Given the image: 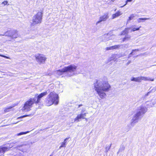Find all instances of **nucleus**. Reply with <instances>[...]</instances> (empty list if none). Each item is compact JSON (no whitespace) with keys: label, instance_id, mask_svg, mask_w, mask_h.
Segmentation results:
<instances>
[{"label":"nucleus","instance_id":"obj_27","mask_svg":"<svg viewBox=\"0 0 156 156\" xmlns=\"http://www.w3.org/2000/svg\"><path fill=\"white\" fill-rule=\"evenodd\" d=\"M121 45V46L120 47L122 48H127L128 47L129 44H120Z\"/></svg>","mask_w":156,"mask_h":156},{"label":"nucleus","instance_id":"obj_36","mask_svg":"<svg viewBox=\"0 0 156 156\" xmlns=\"http://www.w3.org/2000/svg\"><path fill=\"white\" fill-rule=\"evenodd\" d=\"M112 50V46L110 47H107L106 48V50Z\"/></svg>","mask_w":156,"mask_h":156},{"label":"nucleus","instance_id":"obj_30","mask_svg":"<svg viewBox=\"0 0 156 156\" xmlns=\"http://www.w3.org/2000/svg\"><path fill=\"white\" fill-rule=\"evenodd\" d=\"M141 27H140L137 28H133L131 30V31H134L136 30H139L140 28Z\"/></svg>","mask_w":156,"mask_h":156},{"label":"nucleus","instance_id":"obj_7","mask_svg":"<svg viewBox=\"0 0 156 156\" xmlns=\"http://www.w3.org/2000/svg\"><path fill=\"white\" fill-rule=\"evenodd\" d=\"M141 117H142L141 114L140 112H138L137 113L134 114L131 120V126L132 127L135 124L138 122L139 118Z\"/></svg>","mask_w":156,"mask_h":156},{"label":"nucleus","instance_id":"obj_12","mask_svg":"<svg viewBox=\"0 0 156 156\" xmlns=\"http://www.w3.org/2000/svg\"><path fill=\"white\" fill-rule=\"evenodd\" d=\"M12 147V146L11 147L8 146L0 147V154H4L5 151H9Z\"/></svg>","mask_w":156,"mask_h":156},{"label":"nucleus","instance_id":"obj_1","mask_svg":"<svg viewBox=\"0 0 156 156\" xmlns=\"http://www.w3.org/2000/svg\"><path fill=\"white\" fill-rule=\"evenodd\" d=\"M94 89L99 97L104 99L106 96L105 92L109 91L111 87L108 81L102 80H97L94 83Z\"/></svg>","mask_w":156,"mask_h":156},{"label":"nucleus","instance_id":"obj_19","mask_svg":"<svg viewBox=\"0 0 156 156\" xmlns=\"http://www.w3.org/2000/svg\"><path fill=\"white\" fill-rule=\"evenodd\" d=\"M129 29V28H126L125 30L122 31L121 35H124L125 34H127L128 33V30Z\"/></svg>","mask_w":156,"mask_h":156},{"label":"nucleus","instance_id":"obj_42","mask_svg":"<svg viewBox=\"0 0 156 156\" xmlns=\"http://www.w3.org/2000/svg\"><path fill=\"white\" fill-rule=\"evenodd\" d=\"M34 36H32V37H29V38H32V39H34Z\"/></svg>","mask_w":156,"mask_h":156},{"label":"nucleus","instance_id":"obj_20","mask_svg":"<svg viewBox=\"0 0 156 156\" xmlns=\"http://www.w3.org/2000/svg\"><path fill=\"white\" fill-rule=\"evenodd\" d=\"M125 149V147L124 145H121L120 147L119 150L118 152H117V154H118V153L120 152H121L122 151H123Z\"/></svg>","mask_w":156,"mask_h":156},{"label":"nucleus","instance_id":"obj_37","mask_svg":"<svg viewBox=\"0 0 156 156\" xmlns=\"http://www.w3.org/2000/svg\"><path fill=\"white\" fill-rule=\"evenodd\" d=\"M85 108H83L82 110H81V113H83V112L85 111Z\"/></svg>","mask_w":156,"mask_h":156},{"label":"nucleus","instance_id":"obj_32","mask_svg":"<svg viewBox=\"0 0 156 156\" xmlns=\"http://www.w3.org/2000/svg\"><path fill=\"white\" fill-rule=\"evenodd\" d=\"M110 148V146H108L106 147V151L105 152H108V151L109 150V149Z\"/></svg>","mask_w":156,"mask_h":156},{"label":"nucleus","instance_id":"obj_8","mask_svg":"<svg viewBox=\"0 0 156 156\" xmlns=\"http://www.w3.org/2000/svg\"><path fill=\"white\" fill-rule=\"evenodd\" d=\"M28 144V143L26 142H22L21 144L17 145L16 148L19 150L23 152H27L28 149L26 146Z\"/></svg>","mask_w":156,"mask_h":156},{"label":"nucleus","instance_id":"obj_9","mask_svg":"<svg viewBox=\"0 0 156 156\" xmlns=\"http://www.w3.org/2000/svg\"><path fill=\"white\" fill-rule=\"evenodd\" d=\"M5 36L9 37L12 38H16L18 37L17 31L16 30L9 31L5 33Z\"/></svg>","mask_w":156,"mask_h":156},{"label":"nucleus","instance_id":"obj_39","mask_svg":"<svg viewBox=\"0 0 156 156\" xmlns=\"http://www.w3.org/2000/svg\"><path fill=\"white\" fill-rule=\"evenodd\" d=\"M131 63V61H130V60H129L128 62H127V65H129V64L130 63Z\"/></svg>","mask_w":156,"mask_h":156},{"label":"nucleus","instance_id":"obj_31","mask_svg":"<svg viewBox=\"0 0 156 156\" xmlns=\"http://www.w3.org/2000/svg\"><path fill=\"white\" fill-rule=\"evenodd\" d=\"M17 156H24L23 154L20 152H19L16 154Z\"/></svg>","mask_w":156,"mask_h":156},{"label":"nucleus","instance_id":"obj_45","mask_svg":"<svg viewBox=\"0 0 156 156\" xmlns=\"http://www.w3.org/2000/svg\"><path fill=\"white\" fill-rule=\"evenodd\" d=\"M141 20V21H144V20Z\"/></svg>","mask_w":156,"mask_h":156},{"label":"nucleus","instance_id":"obj_29","mask_svg":"<svg viewBox=\"0 0 156 156\" xmlns=\"http://www.w3.org/2000/svg\"><path fill=\"white\" fill-rule=\"evenodd\" d=\"M134 17L133 14H132L129 17L128 21H130L132 20Z\"/></svg>","mask_w":156,"mask_h":156},{"label":"nucleus","instance_id":"obj_23","mask_svg":"<svg viewBox=\"0 0 156 156\" xmlns=\"http://www.w3.org/2000/svg\"><path fill=\"white\" fill-rule=\"evenodd\" d=\"M156 90V88H155L151 90L149 92H148L146 94H145V96H148L150 93L152 92H154Z\"/></svg>","mask_w":156,"mask_h":156},{"label":"nucleus","instance_id":"obj_18","mask_svg":"<svg viewBox=\"0 0 156 156\" xmlns=\"http://www.w3.org/2000/svg\"><path fill=\"white\" fill-rule=\"evenodd\" d=\"M15 105L13 104L11 106L8 108H5L4 109V112H8L10 111V109L12 107H14L15 106Z\"/></svg>","mask_w":156,"mask_h":156},{"label":"nucleus","instance_id":"obj_26","mask_svg":"<svg viewBox=\"0 0 156 156\" xmlns=\"http://www.w3.org/2000/svg\"><path fill=\"white\" fill-rule=\"evenodd\" d=\"M66 144L65 143L62 142L61 145L59 147V149H61L62 147H66Z\"/></svg>","mask_w":156,"mask_h":156},{"label":"nucleus","instance_id":"obj_22","mask_svg":"<svg viewBox=\"0 0 156 156\" xmlns=\"http://www.w3.org/2000/svg\"><path fill=\"white\" fill-rule=\"evenodd\" d=\"M130 36L127 35L123 39V41L124 42L126 40H128L130 38Z\"/></svg>","mask_w":156,"mask_h":156},{"label":"nucleus","instance_id":"obj_15","mask_svg":"<svg viewBox=\"0 0 156 156\" xmlns=\"http://www.w3.org/2000/svg\"><path fill=\"white\" fill-rule=\"evenodd\" d=\"M121 57H122V56L120 54H116L113 55L110 58V61L113 60L115 61L118 58H120Z\"/></svg>","mask_w":156,"mask_h":156},{"label":"nucleus","instance_id":"obj_46","mask_svg":"<svg viewBox=\"0 0 156 156\" xmlns=\"http://www.w3.org/2000/svg\"><path fill=\"white\" fill-rule=\"evenodd\" d=\"M115 0H112V1H114Z\"/></svg>","mask_w":156,"mask_h":156},{"label":"nucleus","instance_id":"obj_11","mask_svg":"<svg viewBox=\"0 0 156 156\" xmlns=\"http://www.w3.org/2000/svg\"><path fill=\"white\" fill-rule=\"evenodd\" d=\"M109 18L108 14V13H105L104 15L101 16L99 18V21L97 22L96 25L102 22L106 21Z\"/></svg>","mask_w":156,"mask_h":156},{"label":"nucleus","instance_id":"obj_47","mask_svg":"<svg viewBox=\"0 0 156 156\" xmlns=\"http://www.w3.org/2000/svg\"><path fill=\"white\" fill-rule=\"evenodd\" d=\"M50 156H51V155H50Z\"/></svg>","mask_w":156,"mask_h":156},{"label":"nucleus","instance_id":"obj_17","mask_svg":"<svg viewBox=\"0 0 156 156\" xmlns=\"http://www.w3.org/2000/svg\"><path fill=\"white\" fill-rule=\"evenodd\" d=\"M122 13L119 11H118L115 14H113L112 16V19H114L121 15Z\"/></svg>","mask_w":156,"mask_h":156},{"label":"nucleus","instance_id":"obj_5","mask_svg":"<svg viewBox=\"0 0 156 156\" xmlns=\"http://www.w3.org/2000/svg\"><path fill=\"white\" fill-rule=\"evenodd\" d=\"M43 12L42 11L38 12L37 13L34 15L32 18V23L31 25L34 26L37 24H40L41 23Z\"/></svg>","mask_w":156,"mask_h":156},{"label":"nucleus","instance_id":"obj_28","mask_svg":"<svg viewBox=\"0 0 156 156\" xmlns=\"http://www.w3.org/2000/svg\"><path fill=\"white\" fill-rule=\"evenodd\" d=\"M139 49H134V50H133L129 54V56L128 57V58H129L131 56V55H134V54H133V51H138Z\"/></svg>","mask_w":156,"mask_h":156},{"label":"nucleus","instance_id":"obj_3","mask_svg":"<svg viewBox=\"0 0 156 156\" xmlns=\"http://www.w3.org/2000/svg\"><path fill=\"white\" fill-rule=\"evenodd\" d=\"M77 66L74 65H71L65 67L61 70L56 71V73L59 75H62L64 73H66L68 76H70L74 75V72L76 69Z\"/></svg>","mask_w":156,"mask_h":156},{"label":"nucleus","instance_id":"obj_24","mask_svg":"<svg viewBox=\"0 0 156 156\" xmlns=\"http://www.w3.org/2000/svg\"><path fill=\"white\" fill-rule=\"evenodd\" d=\"M150 18H139L137 19V21L138 23H140L141 21V20H147L149 19Z\"/></svg>","mask_w":156,"mask_h":156},{"label":"nucleus","instance_id":"obj_44","mask_svg":"<svg viewBox=\"0 0 156 156\" xmlns=\"http://www.w3.org/2000/svg\"><path fill=\"white\" fill-rule=\"evenodd\" d=\"M0 56L3 57H4H4H5V56L4 55H0Z\"/></svg>","mask_w":156,"mask_h":156},{"label":"nucleus","instance_id":"obj_41","mask_svg":"<svg viewBox=\"0 0 156 156\" xmlns=\"http://www.w3.org/2000/svg\"><path fill=\"white\" fill-rule=\"evenodd\" d=\"M153 103V104L152 105H150V106L151 107L153 106L154 105V103Z\"/></svg>","mask_w":156,"mask_h":156},{"label":"nucleus","instance_id":"obj_13","mask_svg":"<svg viewBox=\"0 0 156 156\" xmlns=\"http://www.w3.org/2000/svg\"><path fill=\"white\" fill-rule=\"evenodd\" d=\"M87 113H81L78 114L77 116L75 119L74 121L77 122H78L80 121V119H85L84 117L86 116ZM87 120V119L85 118Z\"/></svg>","mask_w":156,"mask_h":156},{"label":"nucleus","instance_id":"obj_34","mask_svg":"<svg viewBox=\"0 0 156 156\" xmlns=\"http://www.w3.org/2000/svg\"><path fill=\"white\" fill-rule=\"evenodd\" d=\"M133 0H127L126 2V4L124 5L125 6L126 5L128 2H131Z\"/></svg>","mask_w":156,"mask_h":156},{"label":"nucleus","instance_id":"obj_2","mask_svg":"<svg viewBox=\"0 0 156 156\" xmlns=\"http://www.w3.org/2000/svg\"><path fill=\"white\" fill-rule=\"evenodd\" d=\"M47 94V92L46 91L42 93L39 95H38L37 94H35L33 98H30L25 102L24 106L22 108V110L26 112L29 111L34 103L38 104L40 102L41 98Z\"/></svg>","mask_w":156,"mask_h":156},{"label":"nucleus","instance_id":"obj_4","mask_svg":"<svg viewBox=\"0 0 156 156\" xmlns=\"http://www.w3.org/2000/svg\"><path fill=\"white\" fill-rule=\"evenodd\" d=\"M58 102L59 97L58 94L54 92H52L48 95L46 100V104L47 106H50L53 104L57 105Z\"/></svg>","mask_w":156,"mask_h":156},{"label":"nucleus","instance_id":"obj_6","mask_svg":"<svg viewBox=\"0 0 156 156\" xmlns=\"http://www.w3.org/2000/svg\"><path fill=\"white\" fill-rule=\"evenodd\" d=\"M131 81L140 83L142 80L145 81H153L154 79L151 78L149 77L139 76L137 77H132L131 79Z\"/></svg>","mask_w":156,"mask_h":156},{"label":"nucleus","instance_id":"obj_38","mask_svg":"<svg viewBox=\"0 0 156 156\" xmlns=\"http://www.w3.org/2000/svg\"><path fill=\"white\" fill-rule=\"evenodd\" d=\"M69 138H66L64 140V141L63 142L65 143V144L66 143V140L68 139Z\"/></svg>","mask_w":156,"mask_h":156},{"label":"nucleus","instance_id":"obj_33","mask_svg":"<svg viewBox=\"0 0 156 156\" xmlns=\"http://www.w3.org/2000/svg\"><path fill=\"white\" fill-rule=\"evenodd\" d=\"M31 115V114H29V115H24L23 116H21V117H20L18 118V119H19L20 118H23V117H27V116H30Z\"/></svg>","mask_w":156,"mask_h":156},{"label":"nucleus","instance_id":"obj_10","mask_svg":"<svg viewBox=\"0 0 156 156\" xmlns=\"http://www.w3.org/2000/svg\"><path fill=\"white\" fill-rule=\"evenodd\" d=\"M35 57L37 62L40 63H44L46 58L43 56V55L41 54L36 55Z\"/></svg>","mask_w":156,"mask_h":156},{"label":"nucleus","instance_id":"obj_14","mask_svg":"<svg viewBox=\"0 0 156 156\" xmlns=\"http://www.w3.org/2000/svg\"><path fill=\"white\" fill-rule=\"evenodd\" d=\"M110 35L108 34H105L104 35L100 37L99 38L102 41L106 42L110 39Z\"/></svg>","mask_w":156,"mask_h":156},{"label":"nucleus","instance_id":"obj_25","mask_svg":"<svg viewBox=\"0 0 156 156\" xmlns=\"http://www.w3.org/2000/svg\"><path fill=\"white\" fill-rule=\"evenodd\" d=\"M29 132V131H28L26 132H22L20 133H17V134H16V135L18 136H20V135H22L26 134L27 133H28Z\"/></svg>","mask_w":156,"mask_h":156},{"label":"nucleus","instance_id":"obj_43","mask_svg":"<svg viewBox=\"0 0 156 156\" xmlns=\"http://www.w3.org/2000/svg\"><path fill=\"white\" fill-rule=\"evenodd\" d=\"M82 106V104H81V105H79L78 106V108H80V107L81 106Z\"/></svg>","mask_w":156,"mask_h":156},{"label":"nucleus","instance_id":"obj_40","mask_svg":"<svg viewBox=\"0 0 156 156\" xmlns=\"http://www.w3.org/2000/svg\"><path fill=\"white\" fill-rule=\"evenodd\" d=\"M4 58H7V59L9 58V57L6 56H5Z\"/></svg>","mask_w":156,"mask_h":156},{"label":"nucleus","instance_id":"obj_21","mask_svg":"<svg viewBox=\"0 0 156 156\" xmlns=\"http://www.w3.org/2000/svg\"><path fill=\"white\" fill-rule=\"evenodd\" d=\"M121 45H117L112 46V49L119 48L121 46Z\"/></svg>","mask_w":156,"mask_h":156},{"label":"nucleus","instance_id":"obj_35","mask_svg":"<svg viewBox=\"0 0 156 156\" xmlns=\"http://www.w3.org/2000/svg\"><path fill=\"white\" fill-rule=\"evenodd\" d=\"M7 3H8V1H4L2 3V4H3L5 5H7Z\"/></svg>","mask_w":156,"mask_h":156},{"label":"nucleus","instance_id":"obj_16","mask_svg":"<svg viewBox=\"0 0 156 156\" xmlns=\"http://www.w3.org/2000/svg\"><path fill=\"white\" fill-rule=\"evenodd\" d=\"M140 110L139 112H141V116L142 115L144 114L147 111V108L141 106L140 107Z\"/></svg>","mask_w":156,"mask_h":156}]
</instances>
